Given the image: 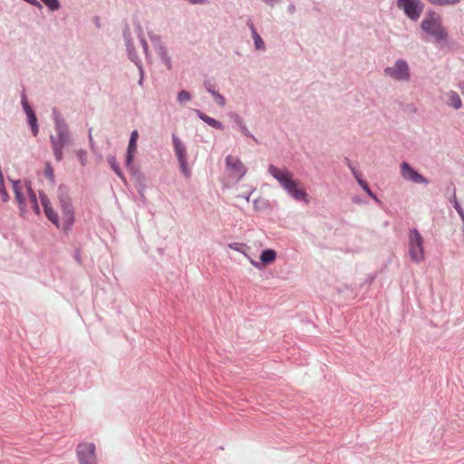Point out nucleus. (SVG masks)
Returning <instances> with one entry per match:
<instances>
[{"label": "nucleus", "mask_w": 464, "mask_h": 464, "mask_svg": "<svg viewBox=\"0 0 464 464\" xmlns=\"http://www.w3.org/2000/svg\"><path fill=\"white\" fill-rule=\"evenodd\" d=\"M198 114L199 116V118L205 121L207 124H208L209 126L215 128V129H223V125L221 122L218 121L217 120L200 112V111H198Z\"/></svg>", "instance_id": "a211bd4d"}, {"label": "nucleus", "mask_w": 464, "mask_h": 464, "mask_svg": "<svg viewBox=\"0 0 464 464\" xmlns=\"http://www.w3.org/2000/svg\"><path fill=\"white\" fill-rule=\"evenodd\" d=\"M421 28L427 34L432 35L436 41H445L447 32L442 26L441 19L439 14H429L421 23Z\"/></svg>", "instance_id": "7ed1b4c3"}, {"label": "nucleus", "mask_w": 464, "mask_h": 464, "mask_svg": "<svg viewBox=\"0 0 464 464\" xmlns=\"http://www.w3.org/2000/svg\"><path fill=\"white\" fill-rule=\"evenodd\" d=\"M28 117L29 124L32 128V131L34 136H36L38 133V127H37V120L33 111H30Z\"/></svg>", "instance_id": "aec40b11"}, {"label": "nucleus", "mask_w": 464, "mask_h": 464, "mask_svg": "<svg viewBox=\"0 0 464 464\" xmlns=\"http://www.w3.org/2000/svg\"><path fill=\"white\" fill-rule=\"evenodd\" d=\"M385 73L398 81H408L410 78L408 64L399 60L394 66L385 69Z\"/></svg>", "instance_id": "6e6552de"}, {"label": "nucleus", "mask_w": 464, "mask_h": 464, "mask_svg": "<svg viewBox=\"0 0 464 464\" xmlns=\"http://www.w3.org/2000/svg\"><path fill=\"white\" fill-rule=\"evenodd\" d=\"M142 82H143V72H142V70H140V79L139 81L140 85L142 84Z\"/></svg>", "instance_id": "f704fd0d"}, {"label": "nucleus", "mask_w": 464, "mask_h": 464, "mask_svg": "<svg viewBox=\"0 0 464 464\" xmlns=\"http://www.w3.org/2000/svg\"><path fill=\"white\" fill-rule=\"evenodd\" d=\"M249 260H250V263H251L254 266H256V267H259V266H258V263H257V262H256V261H255V260H253V259H249Z\"/></svg>", "instance_id": "72a5a7b5"}, {"label": "nucleus", "mask_w": 464, "mask_h": 464, "mask_svg": "<svg viewBox=\"0 0 464 464\" xmlns=\"http://www.w3.org/2000/svg\"><path fill=\"white\" fill-rule=\"evenodd\" d=\"M398 6L413 20H416L420 16L423 9V6L419 0H398Z\"/></svg>", "instance_id": "0eeeda50"}, {"label": "nucleus", "mask_w": 464, "mask_h": 464, "mask_svg": "<svg viewBox=\"0 0 464 464\" xmlns=\"http://www.w3.org/2000/svg\"><path fill=\"white\" fill-rule=\"evenodd\" d=\"M108 162L109 164L111 165V169L114 170V172L119 176L121 177V179H123V175H122V172L116 161V158L114 156H111L108 158Z\"/></svg>", "instance_id": "412c9836"}, {"label": "nucleus", "mask_w": 464, "mask_h": 464, "mask_svg": "<svg viewBox=\"0 0 464 464\" xmlns=\"http://www.w3.org/2000/svg\"><path fill=\"white\" fill-rule=\"evenodd\" d=\"M0 196L4 202H7L9 200V195L5 188L4 180L0 181Z\"/></svg>", "instance_id": "a878e982"}, {"label": "nucleus", "mask_w": 464, "mask_h": 464, "mask_svg": "<svg viewBox=\"0 0 464 464\" xmlns=\"http://www.w3.org/2000/svg\"><path fill=\"white\" fill-rule=\"evenodd\" d=\"M56 131L57 136L52 137V142L53 143H61L62 145H64L68 142L69 140V133L68 130L65 126L63 124H57L56 126Z\"/></svg>", "instance_id": "ddd939ff"}, {"label": "nucleus", "mask_w": 464, "mask_h": 464, "mask_svg": "<svg viewBox=\"0 0 464 464\" xmlns=\"http://www.w3.org/2000/svg\"><path fill=\"white\" fill-rule=\"evenodd\" d=\"M226 166L228 171L230 172V175L237 180L242 179L246 173V168L237 157L228 155L226 158Z\"/></svg>", "instance_id": "1a4fd4ad"}, {"label": "nucleus", "mask_w": 464, "mask_h": 464, "mask_svg": "<svg viewBox=\"0 0 464 464\" xmlns=\"http://www.w3.org/2000/svg\"><path fill=\"white\" fill-rule=\"evenodd\" d=\"M40 198L46 218L53 223L57 227H60L58 214L52 208L51 202L46 195L40 193Z\"/></svg>", "instance_id": "9b49d317"}, {"label": "nucleus", "mask_w": 464, "mask_h": 464, "mask_svg": "<svg viewBox=\"0 0 464 464\" xmlns=\"http://www.w3.org/2000/svg\"><path fill=\"white\" fill-rule=\"evenodd\" d=\"M76 456L79 464H97L96 445L82 441L77 445Z\"/></svg>", "instance_id": "423d86ee"}, {"label": "nucleus", "mask_w": 464, "mask_h": 464, "mask_svg": "<svg viewBox=\"0 0 464 464\" xmlns=\"http://www.w3.org/2000/svg\"><path fill=\"white\" fill-rule=\"evenodd\" d=\"M268 172L279 182L286 192L295 200L309 202L305 189L300 183L294 179V174L286 169H278L270 165Z\"/></svg>", "instance_id": "f257e3e1"}, {"label": "nucleus", "mask_w": 464, "mask_h": 464, "mask_svg": "<svg viewBox=\"0 0 464 464\" xmlns=\"http://www.w3.org/2000/svg\"><path fill=\"white\" fill-rule=\"evenodd\" d=\"M189 3L196 5V4H206L208 3V0H188Z\"/></svg>", "instance_id": "473e14b6"}, {"label": "nucleus", "mask_w": 464, "mask_h": 464, "mask_svg": "<svg viewBox=\"0 0 464 464\" xmlns=\"http://www.w3.org/2000/svg\"><path fill=\"white\" fill-rule=\"evenodd\" d=\"M228 247L233 250L238 251L242 254H245L246 256V254L245 253V249L246 248V246L243 243H238V242L230 243V244H228Z\"/></svg>", "instance_id": "b1692460"}, {"label": "nucleus", "mask_w": 464, "mask_h": 464, "mask_svg": "<svg viewBox=\"0 0 464 464\" xmlns=\"http://www.w3.org/2000/svg\"><path fill=\"white\" fill-rule=\"evenodd\" d=\"M190 100V94L187 91H181L178 94V101L184 102Z\"/></svg>", "instance_id": "cd10ccee"}, {"label": "nucleus", "mask_w": 464, "mask_h": 464, "mask_svg": "<svg viewBox=\"0 0 464 464\" xmlns=\"http://www.w3.org/2000/svg\"><path fill=\"white\" fill-rule=\"evenodd\" d=\"M353 175L355 176V178H356V179H357V181H358L359 185L363 188V190H364V191H365V192H366L370 197H372V198H374L375 200H377L376 196H375V195L372 193V191L370 189V188H369L368 184H367L364 180H362V179H361L359 178V176H358L357 172H356L353 169Z\"/></svg>", "instance_id": "6ab92c4d"}, {"label": "nucleus", "mask_w": 464, "mask_h": 464, "mask_svg": "<svg viewBox=\"0 0 464 464\" xmlns=\"http://www.w3.org/2000/svg\"><path fill=\"white\" fill-rule=\"evenodd\" d=\"M208 92L212 94L215 102L219 105V106H224L225 105V98L219 94L218 92H217L216 91L208 88Z\"/></svg>", "instance_id": "4be33fe9"}, {"label": "nucleus", "mask_w": 464, "mask_h": 464, "mask_svg": "<svg viewBox=\"0 0 464 464\" xmlns=\"http://www.w3.org/2000/svg\"><path fill=\"white\" fill-rule=\"evenodd\" d=\"M64 145L61 143H53V149L57 160H61L63 158V148Z\"/></svg>", "instance_id": "5701e85b"}, {"label": "nucleus", "mask_w": 464, "mask_h": 464, "mask_svg": "<svg viewBox=\"0 0 464 464\" xmlns=\"http://www.w3.org/2000/svg\"><path fill=\"white\" fill-rule=\"evenodd\" d=\"M58 198L63 214V228L69 229L74 221V209L68 196V189L64 186L59 187Z\"/></svg>", "instance_id": "20e7f679"}, {"label": "nucleus", "mask_w": 464, "mask_h": 464, "mask_svg": "<svg viewBox=\"0 0 464 464\" xmlns=\"http://www.w3.org/2000/svg\"><path fill=\"white\" fill-rule=\"evenodd\" d=\"M447 103L456 110L459 109L462 105L459 95L454 91H450L447 93Z\"/></svg>", "instance_id": "4468645a"}, {"label": "nucleus", "mask_w": 464, "mask_h": 464, "mask_svg": "<svg viewBox=\"0 0 464 464\" xmlns=\"http://www.w3.org/2000/svg\"><path fill=\"white\" fill-rule=\"evenodd\" d=\"M13 190L22 215L27 212L28 205H30L35 214H40L41 211L36 195L34 193L28 182L22 183L20 180L13 181Z\"/></svg>", "instance_id": "f03ea898"}, {"label": "nucleus", "mask_w": 464, "mask_h": 464, "mask_svg": "<svg viewBox=\"0 0 464 464\" xmlns=\"http://www.w3.org/2000/svg\"><path fill=\"white\" fill-rule=\"evenodd\" d=\"M430 4L436 5H455L459 2V0H428Z\"/></svg>", "instance_id": "393cba45"}, {"label": "nucleus", "mask_w": 464, "mask_h": 464, "mask_svg": "<svg viewBox=\"0 0 464 464\" xmlns=\"http://www.w3.org/2000/svg\"><path fill=\"white\" fill-rule=\"evenodd\" d=\"M459 88L461 90L462 94L464 95V82L459 84Z\"/></svg>", "instance_id": "c9c22d12"}, {"label": "nucleus", "mask_w": 464, "mask_h": 464, "mask_svg": "<svg viewBox=\"0 0 464 464\" xmlns=\"http://www.w3.org/2000/svg\"><path fill=\"white\" fill-rule=\"evenodd\" d=\"M276 253L273 249L264 250L260 255V260L263 264H271L276 260Z\"/></svg>", "instance_id": "dca6fc26"}, {"label": "nucleus", "mask_w": 464, "mask_h": 464, "mask_svg": "<svg viewBox=\"0 0 464 464\" xmlns=\"http://www.w3.org/2000/svg\"><path fill=\"white\" fill-rule=\"evenodd\" d=\"M51 10L54 11L60 8L58 0H42Z\"/></svg>", "instance_id": "bb28decb"}, {"label": "nucleus", "mask_w": 464, "mask_h": 464, "mask_svg": "<svg viewBox=\"0 0 464 464\" xmlns=\"http://www.w3.org/2000/svg\"><path fill=\"white\" fill-rule=\"evenodd\" d=\"M423 237L416 229L410 231L409 254L412 261L420 263L424 260Z\"/></svg>", "instance_id": "39448f33"}, {"label": "nucleus", "mask_w": 464, "mask_h": 464, "mask_svg": "<svg viewBox=\"0 0 464 464\" xmlns=\"http://www.w3.org/2000/svg\"><path fill=\"white\" fill-rule=\"evenodd\" d=\"M453 202H454V208H456V210L458 211V213L461 216V218L464 219L463 210H462V208H460L459 204L458 203V201H457V198H456V195H455V194L453 195Z\"/></svg>", "instance_id": "c85d7f7f"}, {"label": "nucleus", "mask_w": 464, "mask_h": 464, "mask_svg": "<svg viewBox=\"0 0 464 464\" xmlns=\"http://www.w3.org/2000/svg\"><path fill=\"white\" fill-rule=\"evenodd\" d=\"M175 152L185 175H188V169L186 163V150L178 139H174Z\"/></svg>", "instance_id": "f8f14e48"}, {"label": "nucleus", "mask_w": 464, "mask_h": 464, "mask_svg": "<svg viewBox=\"0 0 464 464\" xmlns=\"http://www.w3.org/2000/svg\"><path fill=\"white\" fill-rule=\"evenodd\" d=\"M247 24L251 30L252 37L254 39L256 48V49H264V47H265L264 42H263L262 38L260 37V35L257 34L256 28L254 27L253 23L251 21H249L247 23Z\"/></svg>", "instance_id": "f3484780"}, {"label": "nucleus", "mask_w": 464, "mask_h": 464, "mask_svg": "<svg viewBox=\"0 0 464 464\" xmlns=\"http://www.w3.org/2000/svg\"><path fill=\"white\" fill-rule=\"evenodd\" d=\"M45 176L51 180L53 179V170L50 164H47L45 167Z\"/></svg>", "instance_id": "c756f323"}, {"label": "nucleus", "mask_w": 464, "mask_h": 464, "mask_svg": "<svg viewBox=\"0 0 464 464\" xmlns=\"http://www.w3.org/2000/svg\"><path fill=\"white\" fill-rule=\"evenodd\" d=\"M143 46H144V48L147 47V43L145 41H143Z\"/></svg>", "instance_id": "e433bc0d"}, {"label": "nucleus", "mask_w": 464, "mask_h": 464, "mask_svg": "<svg viewBox=\"0 0 464 464\" xmlns=\"http://www.w3.org/2000/svg\"><path fill=\"white\" fill-rule=\"evenodd\" d=\"M136 151H137V142L130 140L128 150H127V157H126V166L128 168L131 167L133 158H134Z\"/></svg>", "instance_id": "2eb2a0df"}, {"label": "nucleus", "mask_w": 464, "mask_h": 464, "mask_svg": "<svg viewBox=\"0 0 464 464\" xmlns=\"http://www.w3.org/2000/svg\"><path fill=\"white\" fill-rule=\"evenodd\" d=\"M401 174L404 179L411 180L414 183L427 184L428 180L414 169H412L409 163L402 162L401 164Z\"/></svg>", "instance_id": "9d476101"}, {"label": "nucleus", "mask_w": 464, "mask_h": 464, "mask_svg": "<svg viewBox=\"0 0 464 464\" xmlns=\"http://www.w3.org/2000/svg\"><path fill=\"white\" fill-rule=\"evenodd\" d=\"M23 106H24V111L26 113V115H29L30 113V111H33L30 106L28 105L27 102L25 101V99H23Z\"/></svg>", "instance_id": "7c9ffc66"}, {"label": "nucleus", "mask_w": 464, "mask_h": 464, "mask_svg": "<svg viewBox=\"0 0 464 464\" xmlns=\"http://www.w3.org/2000/svg\"><path fill=\"white\" fill-rule=\"evenodd\" d=\"M138 138H139V133H138V130H135L131 132L130 140L137 142Z\"/></svg>", "instance_id": "2f4dec72"}]
</instances>
